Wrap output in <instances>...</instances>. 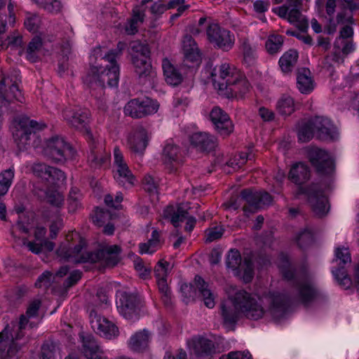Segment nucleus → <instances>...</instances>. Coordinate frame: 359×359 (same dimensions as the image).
<instances>
[{
	"label": "nucleus",
	"instance_id": "obj_1",
	"mask_svg": "<svg viewBox=\"0 0 359 359\" xmlns=\"http://www.w3.org/2000/svg\"><path fill=\"white\" fill-rule=\"evenodd\" d=\"M226 292L228 299L221 303L220 310L224 323L229 325L236 323L241 315L251 320H259L269 314L278 319L285 314L290 302L284 294L276 291L258 297L230 286Z\"/></svg>",
	"mask_w": 359,
	"mask_h": 359
},
{
	"label": "nucleus",
	"instance_id": "obj_2",
	"mask_svg": "<svg viewBox=\"0 0 359 359\" xmlns=\"http://www.w3.org/2000/svg\"><path fill=\"white\" fill-rule=\"evenodd\" d=\"M121 248L117 245H104L96 252L86 250V241L79 233L72 231L67 236V242L57 250L62 259L76 264L100 262L105 266L113 267L120 261Z\"/></svg>",
	"mask_w": 359,
	"mask_h": 359
},
{
	"label": "nucleus",
	"instance_id": "obj_3",
	"mask_svg": "<svg viewBox=\"0 0 359 359\" xmlns=\"http://www.w3.org/2000/svg\"><path fill=\"white\" fill-rule=\"evenodd\" d=\"M40 306L39 299L32 301L25 315L20 316L19 322H12L0 332V359H18L17 353L20 349L18 340L23 336L22 330L29 319L37 316Z\"/></svg>",
	"mask_w": 359,
	"mask_h": 359
},
{
	"label": "nucleus",
	"instance_id": "obj_4",
	"mask_svg": "<svg viewBox=\"0 0 359 359\" xmlns=\"http://www.w3.org/2000/svg\"><path fill=\"white\" fill-rule=\"evenodd\" d=\"M124 44L119 42L117 46L118 50H110L107 53H104L100 47L94 49V55L97 59L107 62L109 65H106V69L102 70L97 67L92 69L93 75H88L86 77V81L93 90L97 88L102 91L105 86V83L110 87L117 86L119 79V66L116 63V58L121 54Z\"/></svg>",
	"mask_w": 359,
	"mask_h": 359
},
{
	"label": "nucleus",
	"instance_id": "obj_5",
	"mask_svg": "<svg viewBox=\"0 0 359 359\" xmlns=\"http://www.w3.org/2000/svg\"><path fill=\"white\" fill-rule=\"evenodd\" d=\"M278 267L285 279H294L297 295L303 303L310 302L316 297L318 291L312 282L311 276L307 272L294 271L285 256L280 257Z\"/></svg>",
	"mask_w": 359,
	"mask_h": 359
},
{
	"label": "nucleus",
	"instance_id": "obj_6",
	"mask_svg": "<svg viewBox=\"0 0 359 359\" xmlns=\"http://www.w3.org/2000/svg\"><path fill=\"white\" fill-rule=\"evenodd\" d=\"M21 78L20 72L12 70L0 79V111L7 109L10 103L18 101L22 102L24 97L20 88Z\"/></svg>",
	"mask_w": 359,
	"mask_h": 359
},
{
	"label": "nucleus",
	"instance_id": "obj_7",
	"mask_svg": "<svg viewBox=\"0 0 359 359\" xmlns=\"http://www.w3.org/2000/svg\"><path fill=\"white\" fill-rule=\"evenodd\" d=\"M245 201L248 206H244L243 210L245 212H253L264 205H269L272 198L267 192L255 191L251 190H243L241 197L231 198L228 203V207L233 210L238 209L241 205V201Z\"/></svg>",
	"mask_w": 359,
	"mask_h": 359
},
{
	"label": "nucleus",
	"instance_id": "obj_8",
	"mask_svg": "<svg viewBox=\"0 0 359 359\" xmlns=\"http://www.w3.org/2000/svg\"><path fill=\"white\" fill-rule=\"evenodd\" d=\"M226 264L228 268L233 271L234 276L242 279L245 283H249L254 276L253 264L250 257H245L242 261L238 250H231L227 256Z\"/></svg>",
	"mask_w": 359,
	"mask_h": 359
},
{
	"label": "nucleus",
	"instance_id": "obj_9",
	"mask_svg": "<svg viewBox=\"0 0 359 359\" xmlns=\"http://www.w3.org/2000/svg\"><path fill=\"white\" fill-rule=\"evenodd\" d=\"M43 152L56 162H65L74 156V151L70 144L58 136L53 137L45 142Z\"/></svg>",
	"mask_w": 359,
	"mask_h": 359
},
{
	"label": "nucleus",
	"instance_id": "obj_10",
	"mask_svg": "<svg viewBox=\"0 0 359 359\" xmlns=\"http://www.w3.org/2000/svg\"><path fill=\"white\" fill-rule=\"evenodd\" d=\"M241 72L233 65L226 62L217 66L212 73V79L218 93L222 95L226 90L228 86L238 79Z\"/></svg>",
	"mask_w": 359,
	"mask_h": 359
},
{
	"label": "nucleus",
	"instance_id": "obj_11",
	"mask_svg": "<svg viewBox=\"0 0 359 359\" xmlns=\"http://www.w3.org/2000/svg\"><path fill=\"white\" fill-rule=\"evenodd\" d=\"M46 127L45 124H39L28 118H21L16 125L13 137L20 149L24 150L30 144L32 137L35 136V130Z\"/></svg>",
	"mask_w": 359,
	"mask_h": 359
},
{
	"label": "nucleus",
	"instance_id": "obj_12",
	"mask_svg": "<svg viewBox=\"0 0 359 359\" xmlns=\"http://www.w3.org/2000/svg\"><path fill=\"white\" fill-rule=\"evenodd\" d=\"M159 108L158 102L149 97L133 99L124 107V113L134 118H140L156 113Z\"/></svg>",
	"mask_w": 359,
	"mask_h": 359
},
{
	"label": "nucleus",
	"instance_id": "obj_13",
	"mask_svg": "<svg viewBox=\"0 0 359 359\" xmlns=\"http://www.w3.org/2000/svg\"><path fill=\"white\" fill-rule=\"evenodd\" d=\"M208 41L215 47L228 51L232 48L235 42L233 34L229 30L221 27L218 24H210L206 30Z\"/></svg>",
	"mask_w": 359,
	"mask_h": 359
},
{
	"label": "nucleus",
	"instance_id": "obj_14",
	"mask_svg": "<svg viewBox=\"0 0 359 359\" xmlns=\"http://www.w3.org/2000/svg\"><path fill=\"white\" fill-rule=\"evenodd\" d=\"M188 204L182 203L177 205L167 206L163 213L165 219H170V222L175 226H179L180 222L187 219L185 230L190 232L193 230L196 224V219L193 216L188 215Z\"/></svg>",
	"mask_w": 359,
	"mask_h": 359
},
{
	"label": "nucleus",
	"instance_id": "obj_15",
	"mask_svg": "<svg viewBox=\"0 0 359 359\" xmlns=\"http://www.w3.org/2000/svg\"><path fill=\"white\" fill-rule=\"evenodd\" d=\"M26 168L29 172L42 180L46 181L49 184L63 182L66 179V176L62 170L44 163H28L26 165Z\"/></svg>",
	"mask_w": 359,
	"mask_h": 359
},
{
	"label": "nucleus",
	"instance_id": "obj_16",
	"mask_svg": "<svg viewBox=\"0 0 359 359\" xmlns=\"http://www.w3.org/2000/svg\"><path fill=\"white\" fill-rule=\"evenodd\" d=\"M114 164L115 167L114 177L116 182L126 188L133 186L135 181V177L125 162L122 152L117 147L114 149Z\"/></svg>",
	"mask_w": 359,
	"mask_h": 359
},
{
	"label": "nucleus",
	"instance_id": "obj_17",
	"mask_svg": "<svg viewBox=\"0 0 359 359\" xmlns=\"http://www.w3.org/2000/svg\"><path fill=\"white\" fill-rule=\"evenodd\" d=\"M62 117L69 126L76 130L85 132L86 139L90 133L88 126L90 121V111L83 108H67L62 111Z\"/></svg>",
	"mask_w": 359,
	"mask_h": 359
},
{
	"label": "nucleus",
	"instance_id": "obj_18",
	"mask_svg": "<svg viewBox=\"0 0 359 359\" xmlns=\"http://www.w3.org/2000/svg\"><path fill=\"white\" fill-rule=\"evenodd\" d=\"M307 155L312 165L320 174H330L334 170L331 156L325 150L315 147L307 149Z\"/></svg>",
	"mask_w": 359,
	"mask_h": 359
},
{
	"label": "nucleus",
	"instance_id": "obj_19",
	"mask_svg": "<svg viewBox=\"0 0 359 359\" xmlns=\"http://www.w3.org/2000/svg\"><path fill=\"white\" fill-rule=\"evenodd\" d=\"M90 152L88 156V162L93 168H100L107 165L109 161L110 155L105 151L102 143L96 141L91 133H88L87 139Z\"/></svg>",
	"mask_w": 359,
	"mask_h": 359
},
{
	"label": "nucleus",
	"instance_id": "obj_20",
	"mask_svg": "<svg viewBox=\"0 0 359 359\" xmlns=\"http://www.w3.org/2000/svg\"><path fill=\"white\" fill-rule=\"evenodd\" d=\"M309 203L313 212L318 217H323L329 210L327 200L325 194V186L312 184L306 191Z\"/></svg>",
	"mask_w": 359,
	"mask_h": 359
},
{
	"label": "nucleus",
	"instance_id": "obj_21",
	"mask_svg": "<svg viewBox=\"0 0 359 359\" xmlns=\"http://www.w3.org/2000/svg\"><path fill=\"white\" fill-rule=\"evenodd\" d=\"M353 29L349 25L342 27L339 32V36L337 37L334 43L335 52L333 54V60L337 63L344 62V57H341L339 51L341 50L344 55H348L354 50V45L352 41Z\"/></svg>",
	"mask_w": 359,
	"mask_h": 359
},
{
	"label": "nucleus",
	"instance_id": "obj_22",
	"mask_svg": "<svg viewBox=\"0 0 359 359\" xmlns=\"http://www.w3.org/2000/svg\"><path fill=\"white\" fill-rule=\"evenodd\" d=\"M301 6V0H287L284 5L274 8L273 12L290 23L301 22L307 27V22L303 19L300 12Z\"/></svg>",
	"mask_w": 359,
	"mask_h": 359
},
{
	"label": "nucleus",
	"instance_id": "obj_23",
	"mask_svg": "<svg viewBox=\"0 0 359 359\" xmlns=\"http://www.w3.org/2000/svg\"><path fill=\"white\" fill-rule=\"evenodd\" d=\"M89 316L93 329L101 337L112 339L118 336V329L112 322L98 315L95 311H92Z\"/></svg>",
	"mask_w": 359,
	"mask_h": 359
},
{
	"label": "nucleus",
	"instance_id": "obj_24",
	"mask_svg": "<svg viewBox=\"0 0 359 359\" xmlns=\"http://www.w3.org/2000/svg\"><path fill=\"white\" fill-rule=\"evenodd\" d=\"M150 139V134L142 126L133 130L127 137V147L136 154H142Z\"/></svg>",
	"mask_w": 359,
	"mask_h": 359
},
{
	"label": "nucleus",
	"instance_id": "obj_25",
	"mask_svg": "<svg viewBox=\"0 0 359 359\" xmlns=\"http://www.w3.org/2000/svg\"><path fill=\"white\" fill-rule=\"evenodd\" d=\"M118 312L125 318L136 320L140 316V309L135 297L126 293L121 294L116 302Z\"/></svg>",
	"mask_w": 359,
	"mask_h": 359
},
{
	"label": "nucleus",
	"instance_id": "obj_26",
	"mask_svg": "<svg viewBox=\"0 0 359 359\" xmlns=\"http://www.w3.org/2000/svg\"><path fill=\"white\" fill-rule=\"evenodd\" d=\"M312 125L318 139L334 140L338 137L337 128L327 118L316 116L312 119Z\"/></svg>",
	"mask_w": 359,
	"mask_h": 359
},
{
	"label": "nucleus",
	"instance_id": "obj_27",
	"mask_svg": "<svg viewBox=\"0 0 359 359\" xmlns=\"http://www.w3.org/2000/svg\"><path fill=\"white\" fill-rule=\"evenodd\" d=\"M210 119L217 132L222 135H228L233 132V126L226 113L218 107H214L210 114Z\"/></svg>",
	"mask_w": 359,
	"mask_h": 359
},
{
	"label": "nucleus",
	"instance_id": "obj_28",
	"mask_svg": "<svg viewBox=\"0 0 359 359\" xmlns=\"http://www.w3.org/2000/svg\"><path fill=\"white\" fill-rule=\"evenodd\" d=\"M251 86L245 76L241 72L238 79L232 82L226 88V90L222 95L228 98H243L250 90Z\"/></svg>",
	"mask_w": 359,
	"mask_h": 359
},
{
	"label": "nucleus",
	"instance_id": "obj_29",
	"mask_svg": "<svg viewBox=\"0 0 359 359\" xmlns=\"http://www.w3.org/2000/svg\"><path fill=\"white\" fill-rule=\"evenodd\" d=\"M194 283L205 306L212 309L215 306L216 294L211 290L210 285L199 276H195Z\"/></svg>",
	"mask_w": 359,
	"mask_h": 359
},
{
	"label": "nucleus",
	"instance_id": "obj_30",
	"mask_svg": "<svg viewBox=\"0 0 359 359\" xmlns=\"http://www.w3.org/2000/svg\"><path fill=\"white\" fill-rule=\"evenodd\" d=\"M191 144L201 151H210L217 146V139L206 133H195L190 137Z\"/></svg>",
	"mask_w": 359,
	"mask_h": 359
},
{
	"label": "nucleus",
	"instance_id": "obj_31",
	"mask_svg": "<svg viewBox=\"0 0 359 359\" xmlns=\"http://www.w3.org/2000/svg\"><path fill=\"white\" fill-rule=\"evenodd\" d=\"M180 155V151L177 145L171 142L166 143L163 150L162 160L170 172L179 163Z\"/></svg>",
	"mask_w": 359,
	"mask_h": 359
},
{
	"label": "nucleus",
	"instance_id": "obj_32",
	"mask_svg": "<svg viewBox=\"0 0 359 359\" xmlns=\"http://www.w3.org/2000/svg\"><path fill=\"white\" fill-rule=\"evenodd\" d=\"M182 50L186 61L198 64L201 55L198 46L191 36L186 35L182 41Z\"/></svg>",
	"mask_w": 359,
	"mask_h": 359
},
{
	"label": "nucleus",
	"instance_id": "obj_33",
	"mask_svg": "<svg viewBox=\"0 0 359 359\" xmlns=\"http://www.w3.org/2000/svg\"><path fill=\"white\" fill-rule=\"evenodd\" d=\"M187 344L189 349L197 355L209 354L214 348V344L211 340L201 337H193L188 341Z\"/></svg>",
	"mask_w": 359,
	"mask_h": 359
},
{
	"label": "nucleus",
	"instance_id": "obj_34",
	"mask_svg": "<svg viewBox=\"0 0 359 359\" xmlns=\"http://www.w3.org/2000/svg\"><path fill=\"white\" fill-rule=\"evenodd\" d=\"M150 336V332L145 329L135 332L130 337L128 341L129 348L134 351L139 352L143 351L148 346Z\"/></svg>",
	"mask_w": 359,
	"mask_h": 359
},
{
	"label": "nucleus",
	"instance_id": "obj_35",
	"mask_svg": "<svg viewBox=\"0 0 359 359\" xmlns=\"http://www.w3.org/2000/svg\"><path fill=\"white\" fill-rule=\"evenodd\" d=\"M162 68L165 80L169 85L177 86L182 81V74L168 59L164 58L163 60Z\"/></svg>",
	"mask_w": 359,
	"mask_h": 359
},
{
	"label": "nucleus",
	"instance_id": "obj_36",
	"mask_svg": "<svg viewBox=\"0 0 359 359\" xmlns=\"http://www.w3.org/2000/svg\"><path fill=\"white\" fill-rule=\"evenodd\" d=\"M310 176L308 167L302 163L294 164L289 172L290 180L297 184H302L309 180Z\"/></svg>",
	"mask_w": 359,
	"mask_h": 359
},
{
	"label": "nucleus",
	"instance_id": "obj_37",
	"mask_svg": "<svg viewBox=\"0 0 359 359\" xmlns=\"http://www.w3.org/2000/svg\"><path fill=\"white\" fill-rule=\"evenodd\" d=\"M297 88L302 93L309 94L314 88V83L308 69H302L297 77Z\"/></svg>",
	"mask_w": 359,
	"mask_h": 359
},
{
	"label": "nucleus",
	"instance_id": "obj_38",
	"mask_svg": "<svg viewBox=\"0 0 359 359\" xmlns=\"http://www.w3.org/2000/svg\"><path fill=\"white\" fill-rule=\"evenodd\" d=\"M135 72L140 78L147 77L151 75L152 67L150 61V57H143L131 60Z\"/></svg>",
	"mask_w": 359,
	"mask_h": 359
},
{
	"label": "nucleus",
	"instance_id": "obj_39",
	"mask_svg": "<svg viewBox=\"0 0 359 359\" xmlns=\"http://www.w3.org/2000/svg\"><path fill=\"white\" fill-rule=\"evenodd\" d=\"M161 244L158 231L154 230L151 238L147 243L140 244V252L141 254H152L161 248Z\"/></svg>",
	"mask_w": 359,
	"mask_h": 359
},
{
	"label": "nucleus",
	"instance_id": "obj_40",
	"mask_svg": "<svg viewBox=\"0 0 359 359\" xmlns=\"http://www.w3.org/2000/svg\"><path fill=\"white\" fill-rule=\"evenodd\" d=\"M298 57V52L294 49L285 52L279 60L281 70L285 73L291 72L297 62Z\"/></svg>",
	"mask_w": 359,
	"mask_h": 359
},
{
	"label": "nucleus",
	"instance_id": "obj_41",
	"mask_svg": "<svg viewBox=\"0 0 359 359\" xmlns=\"http://www.w3.org/2000/svg\"><path fill=\"white\" fill-rule=\"evenodd\" d=\"M144 19V13L139 7L136 6L133 10V17L126 26L125 30L128 34H135L138 31V27Z\"/></svg>",
	"mask_w": 359,
	"mask_h": 359
},
{
	"label": "nucleus",
	"instance_id": "obj_42",
	"mask_svg": "<svg viewBox=\"0 0 359 359\" xmlns=\"http://www.w3.org/2000/svg\"><path fill=\"white\" fill-rule=\"evenodd\" d=\"M15 169L11 167L0 172V198L6 195L12 185Z\"/></svg>",
	"mask_w": 359,
	"mask_h": 359
},
{
	"label": "nucleus",
	"instance_id": "obj_43",
	"mask_svg": "<svg viewBox=\"0 0 359 359\" xmlns=\"http://www.w3.org/2000/svg\"><path fill=\"white\" fill-rule=\"evenodd\" d=\"M69 269L67 266H62L55 275L49 271H45L39 277L35 283V285L39 287H48L51 281H53L56 276L62 278L67 273Z\"/></svg>",
	"mask_w": 359,
	"mask_h": 359
},
{
	"label": "nucleus",
	"instance_id": "obj_44",
	"mask_svg": "<svg viewBox=\"0 0 359 359\" xmlns=\"http://www.w3.org/2000/svg\"><path fill=\"white\" fill-rule=\"evenodd\" d=\"M241 50L245 63L250 65L256 58V46L248 38L241 39Z\"/></svg>",
	"mask_w": 359,
	"mask_h": 359
},
{
	"label": "nucleus",
	"instance_id": "obj_45",
	"mask_svg": "<svg viewBox=\"0 0 359 359\" xmlns=\"http://www.w3.org/2000/svg\"><path fill=\"white\" fill-rule=\"evenodd\" d=\"M130 54L131 60L135 57L140 58L144 56L150 57V50L147 43H142L140 41H134L130 43Z\"/></svg>",
	"mask_w": 359,
	"mask_h": 359
},
{
	"label": "nucleus",
	"instance_id": "obj_46",
	"mask_svg": "<svg viewBox=\"0 0 359 359\" xmlns=\"http://www.w3.org/2000/svg\"><path fill=\"white\" fill-rule=\"evenodd\" d=\"M35 194L41 199L46 201L50 204L59 207L63 203V196L57 191H43L35 189Z\"/></svg>",
	"mask_w": 359,
	"mask_h": 359
},
{
	"label": "nucleus",
	"instance_id": "obj_47",
	"mask_svg": "<svg viewBox=\"0 0 359 359\" xmlns=\"http://www.w3.org/2000/svg\"><path fill=\"white\" fill-rule=\"evenodd\" d=\"M43 43L40 36H34L29 43L27 49V59L32 62H34L38 59V53L42 47Z\"/></svg>",
	"mask_w": 359,
	"mask_h": 359
},
{
	"label": "nucleus",
	"instance_id": "obj_48",
	"mask_svg": "<svg viewBox=\"0 0 359 359\" xmlns=\"http://www.w3.org/2000/svg\"><path fill=\"white\" fill-rule=\"evenodd\" d=\"M277 109L283 115H290L294 111V102L293 98L289 95H283L277 102Z\"/></svg>",
	"mask_w": 359,
	"mask_h": 359
},
{
	"label": "nucleus",
	"instance_id": "obj_49",
	"mask_svg": "<svg viewBox=\"0 0 359 359\" xmlns=\"http://www.w3.org/2000/svg\"><path fill=\"white\" fill-rule=\"evenodd\" d=\"M283 43V36L280 35H270L265 43V47L269 54H275L281 50Z\"/></svg>",
	"mask_w": 359,
	"mask_h": 359
},
{
	"label": "nucleus",
	"instance_id": "obj_50",
	"mask_svg": "<svg viewBox=\"0 0 359 359\" xmlns=\"http://www.w3.org/2000/svg\"><path fill=\"white\" fill-rule=\"evenodd\" d=\"M32 1L40 8L52 13H59L62 8L60 0H32Z\"/></svg>",
	"mask_w": 359,
	"mask_h": 359
},
{
	"label": "nucleus",
	"instance_id": "obj_51",
	"mask_svg": "<svg viewBox=\"0 0 359 359\" xmlns=\"http://www.w3.org/2000/svg\"><path fill=\"white\" fill-rule=\"evenodd\" d=\"M252 157L251 151H248V152H241L231 158L228 162V165L233 170H238L241 168L248 160L252 159Z\"/></svg>",
	"mask_w": 359,
	"mask_h": 359
},
{
	"label": "nucleus",
	"instance_id": "obj_52",
	"mask_svg": "<svg viewBox=\"0 0 359 359\" xmlns=\"http://www.w3.org/2000/svg\"><path fill=\"white\" fill-rule=\"evenodd\" d=\"M314 134H316V131L312 125V120L309 123H303L298 130V138L302 142L309 141Z\"/></svg>",
	"mask_w": 359,
	"mask_h": 359
},
{
	"label": "nucleus",
	"instance_id": "obj_53",
	"mask_svg": "<svg viewBox=\"0 0 359 359\" xmlns=\"http://www.w3.org/2000/svg\"><path fill=\"white\" fill-rule=\"evenodd\" d=\"M224 229L222 226H214L206 229L205 232V240L206 243H211L220 238Z\"/></svg>",
	"mask_w": 359,
	"mask_h": 359
},
{
	"label": "nucleus",
	"instance_id": "obj_54",
	"mask_svg": "<svg viewBox=\"0 0 359 359\" xmlns=\"http://www.w3.org/2000/svg\"><path fill=\"white\" fill-rule=\"evenodd\" d=\"M41 24L40 17L36 14L28 13L25 19L24 25L27 30L32 32L38 31Z\"/></svg>",
	"mask_w": 359,
	"mask_h": 359
},
{
	"label": "nucleus",
	"instance_id": "obj_55",
	"mask_svg": "<svg viewBox=\"0 0 359 359\" xmlns=\"http://www.w3.org/2000/svg\"><path fill=\"white\" fill-rule=\"evenodd\" d=\"M169 271L170 264L164 260L159 261L154 269L156 279H167Z\"/></svg>",
	"mask_w": 359,
	"mask_h": 359
},
{
	"label": "nucleus",
	"instance_id": "obj_56",
	"mask_svg": "<svg viewBox=\"0 0 359 359\" xmlns=\"http://www.w3.org/2000/svg\"><path fill=\"white\" fill-rule=\"evenodd\" d=\"M332 272L339 285L345 288H348L350 286L351 282V279L347 276L343 266L336 270H332Z\"/></svg>",
	"mask_w": 359,
	"mask_h": 359
},
{
	"label": "nucleus",
	"instance_id": "obj_57",
	"mask_svg": "<svg viewBox=\"0 0 359 359\" xmlns=\"http://www.w3.org/2000/svg\"><path fill=\"white\" fill-rule=\"evenodd\" d=\"M109 214L107 211H104L103 209L97 208L92 217L93 223L98 226H102L109 219Z\"/></svg>",
	"mask_w": 359,
	"mask_h": 359
},
{
	"label": "nucleus",
	"instance_id": "obj_58",
	"mask_svg": "<svg viewBox=\"0 0 359 359\" xmlns=\"http://www.w3.org/2000/svg\"><path fill=\"white\" fill-rule=\"evenodd\" d=\"M335 261H339V264H346L351 261V254L348 248L341 247L335 250Z\"/></svg>",
	"mask_w": 359,
	"mask_h": 359
},
{
	"label": "nucleus",
	"instance_id": "obj_59",
	"mask_svg": "<svg viewBox=\"0 0 359 359\" xmlns=\"http://www.w3.org/2000/svg\"><path fill=\"white\" fill-rule=\"evenodd\" d=\"M313 241V236L312 233L309 230L302 231L297 238V244L300 248H304Z\"/></svg>",
	"mask_w": 359,
	"mask_h": 359
},
{
	"label": "nucleus",
	"instance_id": "obj_60",
	"mask_svg": "<svg viewBox=\"0 0 359 359\" xmlns=\"http://www.w3.org/2000/svg\"><path fill=\"white\" fill-rule=\"evenodd\" d=\"M160 292L162 294V298L165 304L170 302V292L167 283V279H156Z\"/></svg>",
	"mask_w": 359,
	"mask_h": 359
},
{
	"label": "nucleus",
	"instance_id": "obj_61",
	"mask_svg": "<svg viewBox=\"0 0 359 359\" xmlns=\"http://www.w3.org/2000/svg\"><path fill=\"white\" fill-rule=\"evenodd\" d=\"M81 198V194L79 191L76 189H72L69 192V208L70 211H75L79 206V201Z\"/></svg>",
	"mask_w": 359,
	"mask_h": 359
},
{
	"label": "nucleus",
	"instance_id": "obj_62",
	"mask_svg": "<svg viewBox=\"0 0 359 359\" xmlns=\"http://www.w3.org/2000/svg\"><path fill=\"white\" fill-rule=\"evenodd\" d=\"M57 348L53 343L44 344L41 348L42 359H55Z\"/></svg>",
	"mask_w": 359,
	"mask_h": 359
},
{
	"label": "nucleus",
	"instance_id": "obj_63",
	"mask_svg": "<svg viewBox=\"0 0 359 359\" xmlns=\"http://www.w3.org/2000/svg\"><path fill=\"white\" fill-rule=\"evenodd\" d=\"M134 266L140 277L142 278L146 279L149 276L151 273L150 269L144 265L142 260L140 257H137L134 260Z\"/></svg>",
	"mask_w": 359,
	"mask_h": 359
},
{
	"label": "nucleus",
	"instance_id": "obj_64",
	"mask_svg": "<svg viewBox=\"0 0 359 359\" xmlns=\"http://www.w3.org/2000/svg\"><path fill=\"white\" fill-rule=\"evenodd\" d=\"M221 359H252L249 351L230 352L227 355L222 356Z\"/></svg>",
	"mask_w": 359,
	"mask_h": 359
}]
</instances>
